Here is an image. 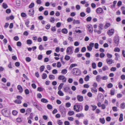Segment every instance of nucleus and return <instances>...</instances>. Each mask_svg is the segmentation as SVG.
<instances>
[{
  "mask_svg": "<svg viewBox=\"0 0 125 125\" xmlns=\"http://www.w3.org/2000/svg\"><path fill=\"white\" fill-rule=\"evenodd\" d=\"M59 111L61 113L62 116L64 117L66 115V109L63 106H60L59 107Z\"/></svg>",
  "mask_w": 125,
  "mask_h": 125,
  "instance_id": "obj_1",
  "label": "nucleus"
},
{
  "mask_svg": "<svg viewBox=\"0 0 125 125\" xmlns=\"http://www.w3.org/2000/svg\"><path fill=\"white\" fill-rule=\"evenodd\" d=\"M72 72L73 75L75 76L79 75L81 73L80 70L77 68H73L72 70Z\"/></svg>",
  "mask_w": 125,
  "mask_h": 125,
  "instance_id": "obj_2",
  "label": "nucleus"
},
{
  "mask_svg": "<svg viewBox=\"0 0 125 125\" xmlns=\"http://www.w3.org/2000/svg\"><path fill=\"white\" fill-rule=\"evenodd\" d=\"M83 106L81 105H74L73 106V109L74 111L78 112L83 109Z\"/></svg>",
  "mask_w": 125,
  "mask_h": 125,
  "instance_id": "obj_3",
  "label": "nucleus"
},
{
  "mask_svg": "<svg viewBox=\"0 0 125 125\" xmlns=\"http://www.w3.org/2000/svg\"><path fill=\"white\" fill-rule=\"evenodd\" d=\"M73 47L71 46L68 47L66 50V53L68 55H71L72 54L73 52Z\"/></svg>",
  "mask_w": 125,
  "mask_h": 125,
  "instance_id": "obj_4",
  "label": "nucleus"
},
{
  "mask_svg": "<svg viewBox=\"0 0 125 125\" xmlns=\"http://www.w3.org/2000/svg\"><path fill=\"white\" fill-rule=\"evenodd\" d=\"M119 42V37L117 34L115 36L114 42L115 45L116 46H118Z\"/></svg>",
  "mask_w": 125,
  "mask_h": 125,
  "instance_id": "obj_5",
  "label": "nucleus"
},
{
  "mask_svg": "<svg viewBox=\"0 0 125 125\" xmlns=\"http://www.w3.org/2000/svg\"><path fill=\"white\" fill-rule=\"evenodd\" d=\"M58 79L59 80H62L63 82H65L66 81V78L62 75H60L58 77Z\"/></svg>",
  "mask_w": 125,
  "mask_h": 125,
  "instance_id": "obj_6",
  "label": "nucleus"
},
{
  "mask_svg": "<svg viewBox=\"0 0 125 125\" xmlns=\"http://www.w3.org/2000/svg\"><path fill=\"white\" fill-rule=\"evenodd\" d=\"M96 12L98 14H103L104 13V11L101 8H99L96 10Z\"/></svg>",
  "mask_w": 125,
  "mask_h": 125,
  "instance_id": "obj_7",
  "label": "nucleus"
},
{
  "mask_svg": "<svg viewBox=\"0 0 125 125\" xmlns=\"http://www.w3.org/2000/svg\"><path fill=\"white\" fill-rule=\"evenodd\" d=\"M94 43H90L89 44V46L87 47L88 50L89 51H91L92 50V48L94 47Z\"/></svg>",
  "mask_w": 125,
  "mask_h": 125,
  "instance_id": "obj_8",
  "label": "nucleus"
},
{
  "mask_svg": "<svg viewBox=\"0 0 125 125\" xmlns=\"http://www.w3.org/2000/svg\"><path fill=\"white\" fill-rule=\"evenodd\" d=\"M32 104L36 107L39 110L41 111L42 108L39 105H37V103L36 102H32Z\"/></svg>",
  "mask_w": 125,
  "mask_h": 125,
  "instance_id": "obj_9",
  "label": "nucleus"
},
{
  "mask_svg": "<svg viewBox=\"0 0 125 125\" xmlns=\"http://www.w3.org/2000/svg\"><path fill=\"white\" fill-rule=\"evenodd\" d=\"M77 99L78 101L81 102L83 100V96L80 95H78L77 97Z\"/></svg>",
  "mask_w": 125,
  "mask_h": 125,
  "instance_id": "obj_10",
  "label": "nucleus"
},
{
  "mask_svg": "<svg viewBox=\"0 0 125 125\" xmlns=\"http://www.w3.org/2000/svg\"><path fill=\"white\" fill-rule=\"evenodd\" d=\"M114 33V29H112L109 30L107 31L108 34L110 36L112 35Z\"/></svg>",
  "mask_w": 125,
  "mask_h": 125,
  "instance_id": "obj_11",
  "label": "nucleus"
},
{
  "mask_svg": "<svg viewBox=\"0 0 125 125\" xmlns=\"http://www.w3.org/2000/svg\"><path fill=\"white\" fill-rule=\"evenodd\" d=\"M17 89L19 90V92L22 93L23 91V89L20 85H18L17 87Z\"/></svg>",
  "mask_w": 125,
  "mask_h": 125,
  "instance_id": "obj_12",
  "label": "nucleus"
},
{
  "mask_svg": "<svg viewBox=\"0 0 125 125\" xmlns=\"http://www.w3.org/2000/svg\"><path fill=\"white\" fill-rule=\"evenodd\" d=\"M87 28H88V30L90 32H92L93 31V28L92 26H90L89 25H87Z\"/></svg>",
  "mask_w": 125,
  "mask_h": 125,
  "instance_id": "obj_13",
  "label": "nucleus"
},
{
  "mask_svg": "<svg viewBox=\"0 0 125 125\" xmlns=\"http://www.w3.org/2000/svg\"><path fill=\"white\" fill-rule=\"evenodd\" d=\"M34 10H33L31 9L29 11V14L30 16H33L34 14Z\"/></svg>",
  "mask_w": 125,
  "mask_h": 125,
  "instance_id": "obj_14",
  "label": "nucleus"
},
{
  "mask_svg": "<svg viewBox=\"0 0 125 125\" xmlns=\"http://www.w3.org/2000/svg\"><path fill=\"white\" fill-rule=\"evenodd\" d=\"M106 62L108 64H110L112 63L113 60L112 59H107L106 60Z\"/></svg>",
  "mask_w": 125,
  "mask_h": 125,
  "instance_id": "obj_15",
  "label": "nucleus"
},
{
  "mask_svg": "<svg viewBox=\"0 0 125 125\" xmlns=\"http://www.w3.org/2000/svg\"><path fill=\"white\" fill-rule=\"evenodd\" d=\"M70 90V89L69 87H65L64 89V91L66 93L68 92Z\"/></svg>",
  "mask_w": 125,
  "mask_h": 125,
  "instance_id": "obj_16",
  "label": "nucleus"
},
{
  "mask_svg": "<svg viewBox=\"0 0 125 125\" xmlns=\"http://www.w3.org/2000/svg\"><path fill=\"white\" fill-rule=\"evenodd\" d=\"M96 81L98 82H99L100 79H102V77L100 75H97L96 77Z\"/></svg>",
  "mask_w": 125,
  "mask_h": 125,
  "instance_id": "obj_17",
  "label": "nucleus"
},
{
  "mask_svg": "<svg viewBox=\"0 0 125 125\" xmlns=\"http://www.w3.org/2000/svg\"><path fill=\"white\" fill-rule=\"evenodd\" d=\"M62 32L64 34H67L68 32L66 28L62 29Z\"/></svg>",
  "mask_w": 125,
  "mask_h": 125,
  "instance_id": "obj_18",
  "label": "nucleus"
},
{
  "mask_svg": "<svg viewBox=\"0 0 125 125\" xmlns=\"http://www.w3.org/2000/svg\"><path fill=\"white\" fill-rule=\"evenodd\" d=\"M99 121L100 123L103 124H104L105 123V120L104 118H100Z\"/></svg>",
  "mask_w": 125,
  "mask_h": 125,
  "instance_id": "obj_19",
  "label": "nucleus"
},
{
  "mask_svg": "<svg viewBox=\"0 0 125 125\" xmlns=\"http://www.w3.org/2000/svg\"><path fill=\"white\" fill-rule=\"evenodd\" d=\"M73 23L74 24H79L80 23V22L79 20H74L73 21Z\"/></svg>",
  "mask_w": 125,
  "mask_h": 125,
  "instance_id": "obj_20",
  "label": "nucleus"
},
{
  "mask_svg": "<svg viewBox=\"0 0 125 125\" xmlns=\"http://www.w3.org/2000/svg\"><path fill=\"white\" fill-rule=\"evenodd\" d=\"M120 108L123 109L125 108V103H122L120 104Z\"/></svg>",
  "mask_w": 125,
  "mask_h": 125,
  "instance_id": "obj_21",
  "label": "nucleus"
},
{
  "mask_svg": "<svg viewBox=\"0 0 125 125\" xmlns=\"http://www.w3.org/2000/svg\"><path fill=\"white\" fill-rule=\"evenodd\" d=\"M58 94L60 96H63L64 95L63 93L61 90H59V91L58 92Z\"/></svg>",
  "mask_w": 125,
  "mask_h": 125,
  "instance_id": "obj_22",
  "label": "nucleus"
},
{
  "mask_svg": "<svg viewBox=\"0 0 125 125\" xmlns=\"http://www.w3.org/2000/svg\"><path fill=\"white\" fill-rule=\"evenodd\" d=\"M76 116L78 117H83L84 115L83 113L78 114L76 115Z\"/></svg>",
  "mask_w": 125,
  "mask_h": 125,
  "instance_id": "obj_23",
  "label": "nucleus"
},
{
  "mask_svg": "<svg viewBox=\"0 0 125 125\" xmlns=\"http://www.w3.org/2000/svg\"><path fill=\"white\" fill-rule=\"evenodd\" d=\"M123 114H120V115L119 120L120 122L122 121L123 120Z\"/></svg>",
  "mask_w": 125,
  "mask_h": 125,
  "instance_id": "obj_24",
  "label": "nucleus"
},
{
  "mask_svg": "<svg viewBox=\"0 0 125 125\" xmlns=\"http://www.w3.org/2000/svg\"><path fill=\"white\" fill-rule=\"evenodd\" d=\"M91 92H97V89L95 88H91Z\"/></svg>",
  "mask_w": 125,
  "mask_h": 125,
  "instance_id": "obj_25",
  "label": "nucleus"
},
{
  "mask_svg": "<svg viewBox=\"0 0 125 125\" xmlns=\"http://www.w3.org/2000/svg\"><path fill=\"white\" fill-rule=\"evenodd\" d=\"M42 102L43 103H47L48 102V101L47 99L45 98H42L41 100Z\"/></svg>",
  "mask_w": 125,
  "mask_h": 125,
  "instance_id": "obj_26",
  "label": "nucleus"
},
{
  "mask_svg": "<svg viewBox=\"0 0 125 125\" xmlns=\"http://www.w3.org/2000/svg\"><path fill=\"white\" fill-rule=\"evenodd\" d=\"M67 72V70L66 69H64L62 70L61 73L63 74H65Z\"/></svg>",
  "mask_w": 125,
  "mask_h": 125,
  "instance_id": "obj_27",
  "label": "nucleus"
},
{
  "mask_svg": "<svg viewBox=\"0 0 125 125\" xmlns=\"http://www.w3.org/2000/svg\"><path fill=\"white\" fill-rule=\"evenodd\" d=\"M18 113V112H17V111L15 110H13L12 112V113L13 115L14 116L16 115H17Z\"/></svg>",
  "mask_w": 125,
  "mask_h": 125,
  "instance_id": "obj_28",
  "label": "nucleus"
},
{
  "mask_svg": "<svg viewBox=\"0 0 125 125\" xmlns=\"http://www.w3.org/2000/svg\"><path fill=\"white\" fill-rule=\"evenodd\" d=\"M64 84L63 83H61L59 86L58 89L59 90H60L62 88Z\"/></svg>",
  "mask_w": 125,
  "mask_h": 125,
  "instance_id": "obj_29",
  "label": "nucleus"
},
{
  "mask_svg": "<svg viewBox=\"0 0 125 125\" xmlns=\"http://www.w3.org/2000/svg\"><path fill=\"white\" fill-rule=\"evenodd\" d=\"M89 75H87L84 78V80L85 81H88L89 80Z\"/></svg>",
  "mask_w": 125,
  "mask_h": 125,
  "instance_id": "obj_30",
  "label": "nucleus"
},
{
  "mask_svg": "<svg viewBox=\"0 0 125 125\" xmlns=\"http://www.w3.org/2000/svg\"><path fill=\"white\" fill-rule=\"evenodd\" d=\"M47 77V75L46 73H43L42 74V79H45Z\"/></svg>",
  "mask_w": 125,
  "mask_h": 125,
  "instance_id": "obj_31",
  "label": "nucleus"
},
{
  "mask_svg": "<svg viewBox=\"0 0 125 125\" xmlns=\"http://www.w3.org/2000/svg\"><path fill=\"white\" fill-rule=\"evenodd\" d=\"M102 69L103 71H105L106 70H108L109 69V68L107 66H105L103 67Z\"/></svg>",
  "mask_w": 125,
  "mask_h": 125,
  "instance_id": "obj_32",
  "label": "nucleus"
},
{
  "mask_svg": "<svg viewBox=\"0 0 125 125\" xmlns=\"http://www.w3.org/2000/svg\"><path fill=\"white\" fill-rule=\"evenodd\" d=\"M49 78L50 80H53L55 78V76L53 75H50L49 76Z\"/></svg>",
  "mask_w": 125,
  "mask_h": 125,
  "instance_id": "obj_33",
  "label": "nucleus"
},
{
  "mask_svg": "<svg viewBox=\"0 0 125 125\" xmlns=\"http://www.w3.org/2000/svg\"><path fill=\"white\" fill-rule=\"evenodd\" d=\"M110 26V24L109 23H106L104 27L105 29H106Z\"/></svg>",
  "mask_w": 125,
  "mask_h": 125,
  "instance_id": "obj_34",
  "label": "nucleus"
},
{
  "mask_svg": "<svg viewBox=\"0 0 125 125\" xmlns=\"http://www.w3.org/2000/svg\"><path fill=\"white\" fill-rule=\"evenodd\" d=\"M14 102L18 104H20L21 103V101L20 100H16Z\"/></svg>",
  "mask_w": 125,
  "mask_h": 125,
  "instance_id": "obj_35",
  "label": "nucleus"
},
{
  "mask_svg": "<svg viewBox=\"0 0 125 125\" xmlns=\"http://www.w3.org/2000/svg\"><path fill=\"white\" fill-rule=\"evenodd\" d=\"M2 6L5 9L7 8L8 7L7 5L5 3H3Z\"/></svg>",
  "mask_w": 125,
  "mask_h": 125,
  "instance_id": "obj_36",
  "label": "nucleus"
},
{
  "mask_svg": "<svg viewBox=\"0 0 125 125\" xmlns=\"http://www.w3.org/2000/svg\"><path fill=\"white\" fill-rule=\"evenodd\" d=\"M70 58L69 56L67 55H66L65 56L64 59L68 61L70 59Z\"/></svg>",
  "mask_w": 125,
  "mask_h": 125,
  "instance_id": "obj_37",
  "label": "nucleus"
},
{
  "mask_svg": "<svg viewBox=\"0 0 125 125\" xmlns=\"http://www.w3.org/2000/svg\"><path fill=\"white\" fill-rule=\"evenodd\" d=\"M103 24L102 23L100 24H99V30H101L102 29H103Z\"/></svg>",
  "mask_w": 125,
  "mask_h": 125,
  "instance_id": "obj_38",
  "label": "nucleus"
},
{
  "mask_svg": "<svg viewBox=\"0 0 125 125\" xmlns=\"http://www.w3.org/2000/svg\"><path fill=\"white\" fill-rule=\"evenodd\" d=\"M44 66L43 65H42L40 67V70L41 72H42L44 71Z\"/></svg>",
  "mask_w": 125,
  "mask_h": 125,
  "instance_id": "obj_39",
  "label": "nucleus"
},
{
  "mask_svg": "<svg viewBox=\"0 0 125 125\" xmlns=\"http://www.w3.org/2000/svg\"><path fill=\"white\" fill-rule=\"evenodd\" d=\"M55 20L54 17H51L50 19V22L53 23L55 21Z\"/></svg>",
  "mask_w": 125,
  "mask_h": 125,
  "instance_id": "obj_40",
  "label": "nucleus"
},
{
  "mask_svg": "<svg viewBox=\"0 0 125 125\" xmlns=\"http://www.w3.org/2000/svg\"><path fill=\"white\" fill-rule=\"evenodd\" d=\"M120 51V48L118 47H116L115 48L114 51L115 52H119Z\"/></svg>",
  "mask_w": 125,
  "mask_h": 125,
  "instance_id": "obj_41",
  "label": "nucleus"
},
{
  "mask_svg": "<svg viewBox=\"0 0 125 125\" xmlns=\"http://www.w3.org/2000/svg\"><path fill=\"white\" fill-rule=\"evenodd\" d=\"M88 121L87 119L84 120L83 121V123L85 125H87Z\"/></svg>",
  "mask_w": 125,
  "mask_h": 125,
  "instance_id": "obj_42",
  "label": "nucleus"
},
{
  "mask_svg": "<svg viewBox=\"0 0 125 125\" xmlns=\"http://www.w3.org/2000/svg\"><path fill=\"white\" fill-rule=\"evenodd\" d=\"M51 30L53 32H54L56 31V27L55 26H54L53 27H52L51 28Z\"/></svg>",
  "mask_w": 125,
  "mask_h": 125,
  "instance_id": "obj_43",
  "label": "nucleus"
},
{
  "mask_svg": "<svg viewBox=\"0 0 125 125\" xmlns=\"http://www.w3.org/2000/svg\"><path fill=\"white\" fill-rule=\"evenodd\" d=\"M68 114L70 115H72L74 114V112L73 111H70L69 112Z\"/></svg>",
  "mask_w": 125,
  "mask_h": 125,
  "instance_id": "obj_44",
  "label": "nucleus"
},
{
  "mask_svg": "<svg viewBox=\"0 0 125 125\" xmlns=\"http://www.w3.org/2000/svg\"><path fill=\"white\" fill-rule=\"evenodd\" d=\"M34 5V4L33 3H31L29 5V8H31L33 7Z\"/></svg>",
  "mask_w": 125,
  "mask_h": 125,
  "instance_id": "obj_45",
  "label": "nucleus"
},
{
  "mask_svg": "<svg viewBox=\"0 0 125 125\" xmlns=\"http://www.w3.org/2000/svg\"><path fill=\"white\" fill-rule=\"evenodd\" d=\"M108 78V77L106 76L102 77V79L104 80H106Z\"/></svg>",
  "mask_w": 125,
  "mask_h": 125,
  "instance_id": "obj_46",
  "label": "nucleus"
},
{
  "mask_svg": "<svg viewBox=\"0 0 125 125\" xmlns=\"http://www.w3.org/2000/svg\"><path fill=\"white\" fill-rule=\"evenodd\" d=\"M47 107L49 109H51L52 108V106L50 104H48L47 105Z\"/></svg>",
  "mask_w": 125,
  "mask_h": 125,
  "instance_id": "obj_47",
  "label": "nucleus"
},
{
  "mask_svg": "<svg viewBox=\"0 0 125 125\" xmlns=\"http://www.w3.org/2000/svg\"><path fill=\"white\" fill-rule=\"evenodd\" d=\"M16 121L17 122L19 123L21 122L22 121L21 119L20 118H17L16 119Z\"/></svg>",
  "mask_w": 125,
  "mask_h": 125,
  "instance_id": "obj_48",
  "label": "nucleus"
},
{
  "mask_svg": "<svg viewBox=\"0 0 125 125\" xmlns=\"http://www.w3.org/2000/svg\"><path fill=\"white\" fill-rule=\"evenodd\" d=\"M115 90L111 89L110 90V94L112 95H114V94H115Z\"/></svg>",
  "mask_w": 125,
  "mask_h": 125,
  "instance_id": "obj_49",
  "label": "nucleus"
},
{
  "mask_svg": "<svg viewBox=\"0 0 125 125\" xmlns=\"http://www.w3.org/2000/svg\"><path fill=\"white\" fill-rule=\"evenodd\" d=\"M91 11L90 8L89 7H87L86 9V12L88 13H89Z\"/></svg>",
  "mask_w": 125,
  "mask_h": 125,
  "instance_id": "obj_50",
  "label": "nucleus"
},
{
  "mask_svg": "<svg viewBox=\"0 0 125 125\" xmlns=\"http://www.w3.org/2000/svg\"><path fill=\"white\" fill-rule=\"evenodd\" d=\"M117 1L116 0H115L113 1V4L111 6L112 7H115V5L117 3Z\"/></svg>",
  "mask_w": 125,
  "mask_h": 125,
  "instance_id": "obj_51",
  "label": "nucleus"
},
{
  "mask_svg": "<svg viewBox=\"0 0 125 125\" xmlns=\"http://www.w3.org/2000/svg\"><path fill=\"white\" fill-rule=\"evenodd\" d=\"M113 86V84L112 83H110L108 84L107 87L108 88H110L112 87Z\"/></svg>",
  "mask_w": 125,
  "mask_h": 125,
  "instance_id": "obj_52",
  "label": "nucleus"
},
{
  "mask_svg": "<svg viewBox=\"0 0 125 125\" xmlns=\"http://www.w3.org/2000/svg\"><path fill=\"white\" fill-rule=\"evenodd\" d=\"M31 109L30 108H28L27 109L26 111V112H27L29 114L31 112Z\"/></svg>",
  "mask_w": 125,
  "mask_h": 125,
  "instance_id": "obj_53",
  "label": "nucleus"
},
{
  "mask_svg": "<svg viewBox=\"0 0 125 125\" xmlns=\"http://www.w3.org/2000/svg\"><path fill=\"white\" fill-rule=\"evenodd\" d=\"M102 94L100 93H99L98 94V96H97V98L98 99H100L102 97Z\"/></svg>",
  "mask_w": 125,
  "mask_h": 125,
  "instance_id": "obj_54",
  "label": "nucleus"
},
{
  "mask_svg": "<svg viewBox=\"0 0 125 125\" xmlns=\"http://www.w3.org/2000/svg\"><path fill=\"white\" fill-rule=\"evenodd\" d=\"M26 60L28 62H29L31 61V59L29 57H27L26 58Z\"/></svg>",
  "mask_w": 125,
  "mask_h": 125,
  "instance_id": "obj_55",
  "label": "nucleus"
},
{
  "mask_svg": "<svg viewBox=\"0 0 125 125\" xmlns=\"http://www.w3.org/2000/svg\"><path fill=\"white\" fill-rule=\"evenodd\" d=\"M27 43L28 44H31L32 43V41L30 40H28L27 41Z\"/></svg>",
  "mask_w": 125,
  "mask_h": 125,
  "instance_id": "obj_56",
  "label": "nucleus"
},
{
  "mask_svg": "<svg viewBox=\"0 0 125 125\" xmlns=\"http://www.w3.org/2000/svg\"><path fill=\"white\" fill-rule=\"evenodd\" d=\"M92 17H88L86 19L87 21L88 22L90 21H91L92 20Z\"/></svg>",
  "mask_w": 125,
  "mask_h": 125,
  "instance_id": "obj_57",
  "label": "nucleus"
},
{
  "mask_svg": "<svg viewBox=\"0 0 125 125\" xmlns=\"http://www.w3.org/2000/svg\"><path fill=\"white\" fill-rule=\"evenodd\" d=\"M92 67L93 69H95L96 67V63H93L92 64Z\"/></svg>",
  "mask_w": 125,
  "mask_h": 125,
  "instance_id": "obj_58",
  "label": "nucleus"
},
{
  "mask_svg": "<svg viewBox=\"0 0 125 125\" xmlns=\"http://www.w3.org/2000/svg\"><path fill=\"white\" fill-rule=\"evenodd\" d=\"M79 83L81 84H82L83 83V79L82 78H80L79 80Z\"/></svg>",
  "mask_w": 125,
  "mask_h": 125,
  "instance_id": "obj_59",
  "label": "nucleus"
},
{
  "mask_svg": "<svg viewBox=\"0 0 125 125\" xmlns=\"http://www.w3.org/2000/svg\"><path fill=\"white\" fill-rule=\"evenodd\" d=\"M71 104L69 102H68L66 103V107L68 108L70 106Z\"/></svg>",
  "mask_w": 125,
  "mask_h": 125,
  "instance_id": "obj_60",
  "label": "nucleus"
},
{
  "mask_svg": "<svg viewBox=\"0 0 125 125\" xmlns=\"http://www.w3.org/2000/svg\"><path fill=\"white\" fill-rule=\"evenodd\" d=\"M112 109L113 111L116 112L118 111L117 108L116 107L114 106L113 107Z\"/></svg>",
  "mask_w": 125,
  "mask_h": 125,
  "instance_id": "obj_61",
  "label": "nucleus"
},
{
  "mask_svg": "<svg viewBox=\"0 0 125 125\" xmlns=\"http://www.w3.org/2000/svg\"><path fill=\"white\" fill-rule=\"evenodd\" d=\"M86 15L85 13L83 12H82L80 13V16L82 17H84Z\"/></svg>",
  "mask_w": 125,
  "mask_h": 125,
  "instance_id": "obj_62",
  "label": "nucleus"
},
{
  "mask_svg": "<svg viewBox=\"0 0 125 125\" xmlns=\"http://www.w3.org/2000/svg\"><path fill=\"white\" fill-rule=\"evenodd\" d=\"M52 73L53 74H56L57 73V71L56 69H54L52 71Z\"/></svg>",
  "mask_w": 125,
  "mask_h": 125,
  "instance_id": "obj_63",
  "label": "nucleus"
},
{
  "mask_svg": "<svg viewBox=\"0 0 125 125\" xmlns=\"http://www.w3.org/2000/svg\"><path fill=\"white\" fill-rule=\"evenodd\" d=\"M102 65V63L101 62H100L98 64V66L99 67H101Z\"/></svg>",
  "mask_w": 125,
  "mask_h": 125,
  "instance_id": "obj_64",
  "label": "nucleus"
}]
</instances>
